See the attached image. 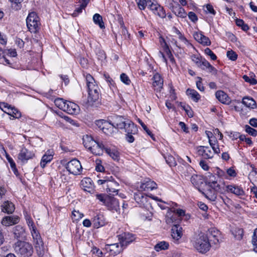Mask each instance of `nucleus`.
<instances>
[{
    "label": "nucleus",
    "instance_id": "473e14b6",
    "mask_svg": "<svg viewBox=\"0 0 257 257\" xmlns=\"http://www.w3.org/2000/svg\"><path fill=\"white\" fill-rule=\"evenodd\" d=\"M3 105H4V107L5 108H7V110L9 111V112H8L7 113L9 115H10L14 117H16V118H18V117L21 116L20 112L19 111H18L17 109L13 108L12 107H11V106L7 103H4L3 104Z\"/></svg>",
    "mask_w": 257,
    "mask_h": 257
},
{
    "label": "nucleus",
    "instance_id": "e433bc0d",
    "mask_svg": "<svg viewBox=\"0 0 257 257\" xmlns=\"http://www.w3.org/2000/svg\"><path fill=\"white\" fill-rule=\"evenodd\" d=\"M176 33L179 35V43L183 45V49L185 46L192 47V45L188 41V40L181 34L180 31L175 28Z\"/></svg>",
    "mask_w": 257,
    "mask_h": 257
},
{
    "label": "nucleus",
    "instance_id": "423d86ee",
    "mask_svg": "<svg viewBox=\"0 0 257 257\" xmlns=\"http://www.w3.org/2000/svg\"><path fill=\"white\" fill-rule=\"evenodd\" d=\"M97 183L99 185H103L106 191L109 194L117 193L118 191V184L112 179V180H98Z\"/></svg>",
    "mask_w": 257,
    "mask_h": 257
},
{
    "label": "nucleus",
    "instance_id": "49530a36",
    "mask_svg": "<svg viewBox=\"0 0 257 257\" xmlns=\"http://www.w3.org/2000/svg\"><path fill=\"white\" fill-rule=\"evenodd\" d=\"M166 163L170 166H174L176 165V162L175 160V158L171 155H168L164 157Z\"/></svg>",
    "mask_w": 257,
    "mask_h": 257
},
{
    "label": "nucleus",
    "instance_id": "a18cd8bd",
    "mask_svg": "<svg viewBox=\"0 0 257 257\" xmlns=\"http://www.w3.org/2000/svg\"><path fill=\"white\" fill-rule=\"evenodd\" d=\"M30 230L31 231V234L34 242L36 241L37 240L42 239L41 236L39 233L37 231L36 227H33V229Z\"/></svg>",
    "mask_w": 257,
    "mask_h": 257
},
{
    "label": "nucleus",
    "instance_id": "a19ab883",
    "mask_svg": "<svg viewBox=\"0 0 257 257\" xmlns=\"http://www.w3.org/2000/svg\"><path fill=\"white\" fill-rule=\"evenodd\" d=\"M115 127L113 125L112 122H108V125L104 126V129L102 130L103 132L107 135H111L113 133V128Z\"/></svg>",
    "mask_w": 257,
    "mask_h": 257
},
{
    "label": "nucleus",
    "instance_id": "09e8293b",
    "mask_svg": "<svg viewBox=\"0 0 257 257\" xmlns=\"http://www.w3.org/2000/svg\"><path fill=\"white\" fill-rule=\"evenodd\" d=\"M108 196V195L104 194H97L96 195V198L104 205H105Z\"/></svg>",
    "mask_w": 257,
    "mask_h": 257
},
{
    "label": "nucleus",
    "instance_id": "69168bd1",
    "mask_svg": "<svg viewBox=\"0 0 257 257\" xmlns=\"http://www.w3.org/2000/svg\"><path fill=\"white\" fill-rule=\"evenodd\" d=\"M136 133H127L126 135V140L129 143H133L134 140V137L132 135V134H135Z\"/></svg>",
    "mask_w": 257,
    "mask_h": 257
},
{
    "label": "nucleus",
    "instance_id": "7ed1b4c3",
    "mask_svg": "<svg viewBox=\"0 0 257 257\" xmlns=\"http://www.w3.org/2000/svg\"><path fill=\"white\" fill-rule=\"evenodd\" d=\"M112 123L115 128L123 129L126 133H136L137 132L136 125L130 119L121 116H115L113 119Z\"/></svg>",
    "mask_w": 257,
    "mask_h": 257
},
{
    "label": "nucleus",
    "instance_id": "2eb2a0df",
    "mask_svg": "<svg viewBox=\"0 0 257 257\" xmlns=\"http://www.w3.org/2000/svg\"><path fill=\"white\" fill-rule=\"evenodd\" d=\"M169 1L171 2V5H172V3L174 2L173 0ZM177 5L178 6H174L172 5L170 7V9L176 16L182 18H186L187 14L185 11L184 9L180 7L179 5Z\"/></svg>",
    "mask_w": 257,
    "mask_h": 257
},
{
    "label": "nucleus",
    "instance_id": "2f4dec72",
    "mask_svg": "<svg viewBox=\"0 0 257 257\" xmlns=\"http://www.w3.org/2000/svg\"><path fill=\"white\" fill-rule=\"evenodd\" d=\"M242 103L246 107L254 109L256 107L255 101L251 97H244L242 99Z\"/></svg>",
    "mask_w": 257,
    "mask_h": 257
},
{
    "label": "nucleus",
    "instance_id": "0eeeda50",
    "mask_svg": "<svg viewBox=\"0 0 257 257\" xmlns=\"http://www.w3.org/2000/svg\"><path fill=\"white\" fill-rule=\"evenodd\" d=\"M66 169L70 173L74 175L80 174L82 167L80 162L76 159H74L67 163Z\"/></svg>",
    "mask_w": 257,
    "mask_h": 257
},
{
    "label": "nucleus",
    "instance_id": "c756f323",
    "mask_svg": "<svg viewBox=\"0 0 257 257\" xmlns=\"http://www.w3.org/2000/svg\"><path fill=\"white\" fill-rule=\"evenodd\" d=\"M13 233L15 235V237L17 238H22L25 235V230L22 226L18 225L13 228Z\"/></svg>",
    "mask_w": 257,
    "mask_h": 257
},
{
    "label": "nucleus",
    "instance_id": "774afa93",
    "mask_svg": "<svg viewBox=\"0 0 257 257\" xmlns=\"http://www.w3.org/2000/svg\"><path fill=\"white\" fill-rule=\"evenodd\" d=\"M72 214L73 216L76 217V220L81 218L83 216V214L80 213L78 211H73Z\"/></svg>",
    "mask_w": 257,
    "mask_h": 257
},
{
    "label": "nucleus",
    "instance_id": "393cba45",
    "mask_svg": "<svg viewBox=\"0 0 257 257\" xmlns=\"http://www.w3.org/2000/svg\"><path fill=\"white\" fill-rule=\"evenodd\" d=\"M65 107L64 111L69 114H75L78 112L79 109L78 105L71 101H66Z\"/></svg>",
    "mask_w": 257,
    "mask_h": 257
},
{
    "label": "nucleus",
    "instance_id": "dca6fc26",
    "mask_svg": "<svg viewBox=\"0 0 257 257\" xmlns=\"http://www.w3.org/2000/svg\"><path fill=\"white\" fill-rule=\"evenodd\" d=\"M54 152L53 150H48L43 156L41 162L40 166L42 168H44L46 164L50 163L53 159Z\"/></svg>",
    "mask_w": 257,
    "mask_h": 257
},
{
    "label": "nucleus",
    "instance_id": "412c9836",
    "mask_svg": "<svg viewBox=\"0 0 257 257\" xmlns=\"http://www.w3.org/2000/svg\"><path fill=\"white\" fill-rule=\"evenodd\" d=\"M109 210L117 211L119 209L118 201L114 197L109 196L105 205Z\"/></svg>",
    "mask_w": 257,
    "mask_h": 257
},
{
    "label": "nucleus",
    "instance_id": "58836bf2",
    "mask_svg": "<svg viewBox=\"0 0 257 257\" xmlns=\"http://www.w3.org/2000/svg\"><path fill=\"white\" fill-rule=\"evenodd\" d=\"M66 101H65L63 99L60 98H57L55 99L54 103L55 105L60 109L64 111L65 109V104Z\"/></svg>",
    "mask_w": 257,
    "mask_h": 257
},
{
    "label": "nucleus",
    "instance_id": "f704fd0d",
    "mask_svg": "<svg viewBox=\"0 0 257 257\" xmlns=\"http://www.w3.org/2000/svg\"><path fill=\"white\" fill-rule=\"evenodd\" d=\"M211 236L213 238L212 240L214 244H218L221 240L220 233L218 230L212 229L210 231Z\"/></svg>",
    "mask_w": 257,
    "mask_h": 257
},
{
    "label": "nucleus",
    "instance_id": "f3484780",
    "mask_svg": "<svg viewBox=\"0 0 257 257\" xmlns=\"http://www.w3.org/2000/svg\"><path fill=\"white\" fill-rule=\"evenodd\" d=\"M193 36L197 42L204 46H209L211 44L209 39L204 36L201 32L195 33Z\"/></svg>",
    "mask_w": 257,
    "mask_h": 257
},
{
    "label": "nucleus",
    "instance_id": "cd10ccee",
    "mask_svg": "<svg viewBox=\"0 0 257 257\" xmlns=\"http://www.w3.org/2000/svg\"><path fill=\"white\" fill-rule=\"evenodd\" d=\"M153 86L157 90H160L163 85V80L161 75L156 73L153 78Z\"/></svg>",
    "mask_w": 257,
    "mask_h": 257
},
{
    "label": "nucleus",
    "instance_id": "ddd939ff",
    "mask_svg": "<svg viewBox=\"0 0 257 257\" xmlns=\"http://www.w3.org/2000/svg\"><path fill=\"white\" fill-rule=\"evenodd\" d=\"M20 221V217L18 216H7L4 217L1 223L5 226H10L18 223Z\"/></svg>",
    "mask_w": 257,
    "mask_h": 257
},
{
    "label": "nucleus",
    "instance_id": "ea45409f",
    "mask_svg": "<svg viewBox=\"0 0 257 257\" xmlns=\"http://www.w3.org/2000/svg\"><path fill=\"white\" fill-rule=\"evenodd\" d=\"M169 247V243L166 241H161L157 243L154 247L157 251L167 249Z\"/></svg>",
    "mask_w": 257,
    "mask_h": 257
},
{
    "label": "nucleus",
    "instance_id": "680f3d73",
    "mask_svg": "<svg viewBox=\"0 0 257 257\" xmlns=\"http://www.w3.org/2000/svg\"><path fill=\"white\" fill-rule=\"evenodd\" d=\"M139 122L143 127L144 130L146 132V133L152 138H153V134H152L151 132L148 128L147 126L145 124V123L140 119H139Z\"/></svg>",
    "mask_w": 257,
    "mask_h": 257
},
{
    "label": "nucleus",
    "instance_id": "4c0bfd02",
    "mask_svg": "<svg viewBox=\"0 0 257 257\" xmlns=\"http://www.w3.org/2000/svg\"><path fill=\"white\" fill-rule=\"evenodd\" d=\"M93 20L95 24L99 25L101 29L104 28L102 17L98 14H95L93 17Z\"/></svg>",
    "mask_w": 257,
    "mask_h": 257
},
{
    "label": "nucleus",
    "instance_id": "603ef678",
    "mask_svg": "<svg viewBox=\"0 0 257 257\" xmlns=\"http://www.w3.org/2000/svg\"><path fill=\"white\" fill-rule=\"evenodd\" d=\"M206 153L205 155V159H211L212 158L214 154V152L212 151L210 148L208 147H205Z\"/></svg>",
    "mask_w": 257,
    "mask_h": 257
},
{
    "label": "nucleus",
    "instance_id": "de8ad7c7",
    "mask_svg": "<svg viewBox=\"0 0 257 257\" xmlns=\"http://www.w3.org/2000/svg\"><path fill=\"white\" fill-rule=\"evenodd\" d=\"M252 243L253 246V250L257 252V228L254 230L253 235L252 239Z\"/></svg>",
    "mask_w": 257,
    "mask_h": 257
},
{
    "label": "nucleus",
    "instance_id": "052dcab7",
    "mask_svg": "<svg viewBox=\"0 0 257 257\" xmlns=\"http://www.w3.org/2000/svg\"><path fill=\"white\" fill-rule=\"evenodd\" d=\"M197 79L198 80L196 82V86L197 88L201 91H203L204 90V87L202 85V78L200 77H197Z\"/></svg>",
    "mask_w": 257,
    "mask_h": 257
},
{
    "label": "nucleus",
    "instance_id": "b1692460",
    "mask_svg": "<svg viewBox=\"0 0 257 257\" xmlns=\"http://www.w3.org/2000/svg\"><path fill=\"white\" fill-rule=\"evenodd\" d=\"M15 209V205L9 201H5L1 205L2 211L8 214H12Z\"/></svg>",
    "mask_w": 257,
    "mask_h": 257
},
{
    "label": "nucleus",
    "instance_id": "c03bdc74",
    "mask_svg": "<svg viewBox=\"0 0 257 257\" xmlns=\"http://www.w3.org/2000/svg\"><path fill=\"white\" fill-rule=\"evenodd\" d=\"M190 181L192 184L196 187H199L200 184L202 183L200 177L197 175L192 176Z\"/></svg>",
    "mask_w": 257,
    "mask_h": 257
},
{
    "label": "nucleus",
    "instance_id": "3c124183",
    "mask_svg": "<svg viewBox=\"0 0 257 257\" xmlns=\"http://www.w3.org/2000/svg\"><path fill=\"white\" fill-rule=\"evenodd\" d=\"M192 60L199 67H201V63L203 59H200L199 56L193 55L191 56Z\"/></svg>",
    "mask_w": 257,
    "mask_h": 257
},
{
    "label": "nucleus",
    "instance_id": "c9c22d12",
    "mask_svg": "<svg viewBox=\"0 0 257 257\" xmlns=\"http://www.w3.org/2000/svg\"><path fill=\"white\" fill-rule=\"evenodd\" d=\"M186 93L187 94L190 95L191 98L195 102H197L200 99L199 94L194 89H188L186 91Z\"/></svg>",
    "mask_w": 257,
    "mask_h": 257
},
{
    "label": "nucleus",
    "instance_id": "1a4fd4ad",
    "mask_svg": "<svg viewBox=\"0 0 257 257\" xmlns=\"http://www.w3.org/2000/svg\"><path fill=\"white\" fill-rule=\"evenodd\" d=\"M225 191L227 193H232L241 199H243L245 194L241 187L234 184L226 185Z\"/></svg>",
    "mask_w": 257,
    "mask_h": 257
},
{
    "label": "nucleus",
    "instance_id": "bb28decb",
    "mask_svg": "<svg viewBox=\"0 0 257 257\" xmlns=\"http://www.w3.org/2000/svg\"><path fill=\"white\" fill-rule=\"evenodd\" d=\"M157 187V185L155 182L151 181L149 179H147L141 184L140 189L144 191L148 189L152 190L156 189Z\"/></svg>",
    "mask_w": 257,
    "mask_h": 257
},
{
    "label": "nucleus",
    "instance_id": "bf43d9fd",
    "mask_svg": "<svg viewBox=\"0 0 257 257\" xmlns=\"http://www.w3.org/2000/svg\"><path fill=\"white\" fill-rule=\"evenodd\" d=\"M197 150L198 154L202 156L205 159V155L206 153L205 146H198L197 147Z\"/></svg>",
    "mask_w": 257,
    "mask_h": 257
},
{
    "label": "nucleus",
    "instance_id": "f257e3e1",
    "mask_svg": "<svg viewBox=\"0 0 257 257\" xmlns=\"http://www.w3.org/2000/svg\"><path fill=\"white\" fill-rule=\"evenodd\" d=\"M85 79L88 89L87 104L88 106H92L99 99V89L91 75L87 74Z\"/></svg>",
    "mask_w": 257,
    "mask_h": 257
},
{
    "label": "nucleus",
    "instance_id": "864d4df0",
    "mask_svg": "<svg viewBox=\"0 0 257 257\" xmlns=\"http://www.w3.org/2000/svg\"><path fill=\"white\" fill-rule=\"evenodd\" d=\"M245 131L250 135L252 136H256L257 135V131L255 129L251 127L250 126L248 125H246L245 126Z\"/></svg>",
    "mask_w": 257,
    "mask_h": 257
},
{
    "label": "nucleus",
    "instance_id": "7c9ffc66",
    "mask_svg": "<svg viewBox=\"0 0 257 257\" xmlns=\"http://www.w3.org/2000/svg\"><path fill=\"white\" fill-rule=\"evenodd\" d=\"M96 141L94 140L93 138L88 135L84 136L83 138V144L84 146L89 150L92 147H94L93 144Z\"/></svg>",
    "mask_w": 257,
    "mask_h": 257
},
{
    "label": "nucleus",
    "instance_id": "13d9d810",
    "mask_svg": "<svg viewBox=\"0 0 257 257\" xmlns=\"http://www.w3.org/2000/svg\"><path fill=\"white\" fill-rule=\"evenodd\" d=\"M121 81L126 85H129L131 83V80L125 74L122 73L120 76Z\"/></svg>",
    "mask_w": 257,
    "mask_h": 257
},
{
    "label": "nucleus",
    "instance_id": "6e6d98bb",
    "mask_svg": "<svg viewBox=\"0 0 257 257\" xmlns=\"http://www.w3.org/2000/svg\"><path fill=\"white\" fill-rule=\"evenodd\" d=\"M6 157H7V159L9 163L10 164V166H11L12 169L13 170L15 174H16V173L18 172V171L16 169V166L15 163L13 161V159L11 158L9 155H7Z\"/></svg>",
    "mask_w": 257,
    "mask_h": 257
},
{
    "label": "nucleus",
    "instance_id": "0e129e2a",
    "mask_svg": "<svg viewBox=\"0 0 257 257\" xmlns=\"http://www.w3.org/2000/svg\"><path fill=\"white\" fill-rule=\"evenodd\" d=\"M201 64V67H200V68L203 70L207 69V68H208V67L210 66V64L205 59H203L202 62Z\"/></svg>",
    "mask_w": 257,
    "mask_h": 257
},
{
    "label": "nucleus",
    "instance_id": "8fccbe9b",
    "mask_svg": "<svg viewBox=\"0 0 257 257\" xmlns=\"http://www.w3.org/2000/svg\"><path fill=\"white\" fill-rule=\"evenodd\" d=\"M108 121L104 119H100L96 120L95 123L96 125L102 131L104 126H105L106 125H108Z\"/></svg>",
    "mask_w": 257,
    "mask_h": 257
},
{
    "label": "nucleus",
    "instance_id": "37998d69",
    "mask_svg": "<svg viewBox=\"0 0 257 257\" xmlns=\"http://www.w3.org/2000/svg\"><path fill=\"white\" fill-rule=\"evenodd\" d=\"M139 9L144 10L146 7L151 3V0H136Z\"/></svg>",
    "mask_w": 257,
    "mask_h": 257
},
{
    "label": "nucleus",
    "instance_id": "4be33fe9",
    "mask_svg": "<svg viewBox=\"0 0 257 257\" xmlns=\"http://www.w3.org/2000/svg\"><path fill=\"white\" fill-rule=\"evenodd\" d=\"M216 98L221 103L229 104L230 102V99L226 93L223 91H217L215 93Z\"/></svg>",
    "mask_w": 257,
    "mask_h": 257
},
{
    "label": "nucleus",
    "instance_id": "a211bd4d",
    "mask_svg": "<svg viewBox=\"0 0 257 257\" xmlns=\"http://www.w3.org/2000/svg\"><path fill=\"white\" fill-rule=\"evenodd\" d=\"M94 147L90 149V151L95 155H100L103 154V150L105 151L106 148L103 144L95 141L93 144Z\"/></svg>",
    "mask_w": 257,
    "mask_h": 257
},
{
    "label": "nucleus",
    "instance_id": "9b49d317",
    "mask_svg": "<svg viewBox=\"0 0 257 257\" xmlns=\"http://www.w3.org/2000/svg\"><path fill=\"white\" fill-rule=\"evenodd\" d=\"M118 240L122 246H126L130 243L133 242L135 238L129 232L123 233L118 236Z\"/></svg>",
    "mask_w": 257,
    "mask_h": 257
},
{
    "label": "nucleus",
    "instance_id": "f03ea898",
    "mask_svg": "<svg viewBox=\"0 0 257 257\" xmlns=\"http://www.w3.org/2000/svg\"><path fill=\"white\" fill-rule=\"evenodd\" d=\"M191 242L194 247L201 253L208 251L211 247L207 235L203 232L195 234L192 237Z\"/></svg>",
    "mask_w": 257,
    "mask_h": 257
},
{
    "label": "nucleus",
    "instance_id": "39448f33",
    "mask_svg": "<svg viewBox=\"0 0 257 257\" xmlns=\"http://www.w3.org/2000/svg\"><path fill=\"white\" fill-rule=\"evenodd\" d=\"M27 27L31 32L36 33L39 28L40 23L37 14L32 12L29 14L26 19Z\"/></svg>",
    "mask_w": 257,
    "mask_h": 257
},
{
    "label": "nucleus",
    "instance_id": "9d476101",
    "mask_svg": "<svg viewBox=\"0 0 257 257\" xmlns=\"http://www.w3.org/2000/svg\"><path fill=\"white\" fill-rule=\"evenodd\" d=\"M35 157V153L25 147H23L18 154V160L22 163H26L30 159Z\"/></svg>",
    "mask_w": 257,
    "mask_h": 257
},
{
    "label": "nucleus",
    "instance_id": "a878e982",
    "mask_svg": "<svg viewBox=\"0 0 257 257\" xmlns=\"http://www.w3.org/2000/svg\"><path fill=\"white\" fill-rule=\"evenodd\" d=\"M93 225L94 228H98L105 224V221L103 215L101 214H97L92 220Z\"/></svg>",
    "mask_w": 257,
    "mask_h": 257
},
{
    "label": "nucleus",
    "instance_id": "4d7b16f0",
    "mask_svg": "<svg viewBox=\"0 0 257 257\" xmlns=\"http://www.w3.org/2000/svg\"><path fill=\"white\" fill-rule=\"evenodd\" d=\"M204 52L205 54L210 57V58L213 60H215L217 59L216 56L213 53L211 50L208 48H206Z\"/></svg>",
    "mask_w": 257,
    "mask_h": 257
},
{
    "label": "nucleus",
    "instance_id": "79ce46f5",
    "mask_svg": "<svg viewBox=\"0 0 257 257\" xmlns=\"http://www.w3.org/2000/svg\"><path fill=\"white\" fill-rule=\"evenodd\" d=\"M134 198L137 202L138 203H144L146 201L147 198L145 197L143 193L141 192H138L135 193Z\"/></svg>",
    "mask_w": 257,
    "mask_h": 257
},
{
    "label": "nucleus",
    "instance_id": "338daca9",
    "mask_svg": "<svg viewBox=\"0 0 257 257\" xmlns=\"http://www.w3.org/2000/svg\"><path fill=\"white\" fill-rule=\"evenodd\" d=\"M206 8L207 11L208 13H209L211 14H213L214 15L215 14V11H214L212 5H211L210 4H207L206 6Z\"/></svg>",
    "mask_w": 257,
    "mask_h": 257
},
{
    "label": "nucleus",
    "instance_id": "6e6552de",
    "mask_svg": "<svg viewBox=\"0 0 257 257\" xmlns=\"http://www.w3.org/2000/svg\"><path fill=\"white\" fill-rule=\"evenodd\" d=\"M208 186L210 188L206 190L205 195L209 199L214 201L216 198V192H221V188L216 181L211 182Z\"/></svg>",
    "mask_w": 257,
    "mask_h": 257
},
{
    "label": "nucleus",
    "instance_id": "5fc2aeb1",
    "mask_svg": "<svg viewBox=\"0 0 257 257\" xmlns=\"http://www.w3.org/2000/svg\"><path fill=\"white\" fill-rule=\"evenodd\" d=\"M226 55L227 57L232 61H235L237 58V55L232 50L228 51Z\"/></svg>",
    "mask_w": 257,
    "mask_h": 257
},
{
    "label": "nucleus",
    "instance_id": "5701e85b",
    "mask_svg": "<svg viewBox=\"0 0 257 257\" xmlns=\"http://www.w3.org/2000/svg\"><path fill=\"white\" fill-rule=\"evenodd\" d=\"M107 251H109L111 255H115L122 251V246L119 247L118 243L107 245L106 247Z\"/></svg>",
    "mask_w": 257,
    "mask_h": 257
},
{
    "label": "nucleus",
    "instance_id": "c85d7f7f",
    "mask_svg": "<svg viewBox=\"0 0 257 257\" xmlns=\"http://www.w3.org/2000/svg\"><path fill=\"white\" fill-rule=\"evenodd\" d=\"M35 248L38 255L40 256L43 255L45 248L42 240H38L34 242Z\"/></svg>",
    "mask_w": 257,
    "mask_h": 257
},
{
    "label": "nucleus",
    "instance_id": "20e7f679",
    "mask_svg": "<svg viewBox=\"0 0 257 257\" xmlns=\"http://www.w3.org/2000/svg\"><path fill=\"white\" fill-rule=\"evenodd\" d=\"M15 252L23 257H29L33 252V248L29 242L18 241L14 245Z\"/></svg>",
    "mask_w": 257,
    "mask_h": 257
},
{
    "label": "nucleus",
    "instance_id": "aec40b11",
    "mask_svg": "<svg viewBox=\"0 0 257 257\" xmlns=\"http://www.w3.org/2000/svg\"><path fill=\"white\" fill-rule=\"evenodd\" d=\"M171 235L173 239L178 240L183 235L182 228L179 224H174L171 229Z\"/></svg>",
    "mask_w": 257,
    "mask_h": 257
},
{
    "label": "nucleus",
    "instance_id": "72a5a7b5",
    "mask_svg": "<svg viewBox=\"0 0 257 257\" xmlns=\"http://www.w3.org/2000/svg\"><path fill=\"white\" fill-rule=\"evenodd\" d=\"M105 151L114 161H118L119 160V153L115 149H110L106 147Z\"/></svg>",
    "mask_w": 257,
    "mask_h": 257
},
{
    "label": "nucleus",
    "instance_id": "f8f14e48",
    "mask_svg": "<svg viewBox=\"0 0 257 257\" xmlns=\"http://www.w3.org/2000/svg\"><path fill=\"white\" fill-rule=\"evenodd\" d=\"M149 8L154 14L158 15L159 17L161 18L166 17V15L164 8L158 4L151 2L149 5Z\"/></svg>",
    "mask_w": 257,
    "mask_h": 257
},
{
    "label": "nucleus",
    "instance_id": "e2e57ef3",
    "mask_svg": "<svg viewBox=\"0 0 257 257\" xmlns=\"http://www.w3.org/2000/svg\"><path fill=\"white\" fill-rule=\"evenodd\" d=\"M188 16L190 20L193 22H195L198 20L196 15L193 12H189L188 14Z\"/></svg>",
    "mask_w": 257,
    "mask_h": 257
},
{
    "label": "nucleus",
    "instance_id": "4468645a",
    "mask_svg": "<svg viewBox=\"0 0 257 257\" xmlns=\"http://www.w3.org/2000/svg\"><path fill=\"white\" fill-rule=\"evenodd\" d=\"M185 215V212L181 209L177 210L176 213L169 212L166 217V221L167 223L170 224L174 222L176 220L178 219V217Z\"/></svg>",
    "mask_w": 257,
    "mask_h": 257
},
{
    "label": "nucleus",
    "instance_id": "6ab92c4d",
    "mask_svg": "<svg viewBox=\"0 0 257 257\" xmlns=\"http://www.w3.org/2000/svg\"><path fill=\"white\" fill-rule=\"evenodd\" d=\"M92 181L89 178H85L81 182V187L85 191L92 193L94 191Z\"/></svg>",
    "mask_w": 257,
    "mask_h": 257
}]
</instances>
